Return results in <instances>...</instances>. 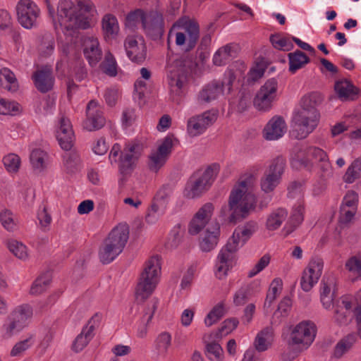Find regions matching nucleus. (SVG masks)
Segmentation results:
<instances>
[{"label": "nucleus", "instance_id": "obj_11", "mask_svg": "<svg viewBox=\"0 0 361 361\" xmlns=\"http://www.w3.org/2000/svg\"><path fill=\"white\" fill-rule=\"evenodd\" d=\"M235 80V76L231 70L225 72L221 80H213L202 88L197 95L200 103H209L221 96L229 94Z\"/></svg>", "mask_w": 361, "mask_h": 361}, {"label": "nucleus", "instance_id": "obj_14", "mask_svg": "<svg viewBox=\"0 0 361 361\" xmlns=\"http://www.w3.org/2000/svg\"><path fill=\"white\" fill-rule=\"evenodd\" d=\"M167 77L170 92L174 100L178 98L184 92L187 81L186 73L182 63L180 61H175L173 63L167 66Z\"/></svg>", "mask_w": 361, "mask_h": 361}, {"label": "nucleus", "instance_id": "obj_45", "mask_svg": "<svg viewBox=\"0 0 361 361\" xmlns=\"http://www.w3.org/2000/svg\"><path fill=\"white\" fill-rule=\"evenodd\" d=\"M289 71L295 73L310 62L309 57L301 51L297 50L288 54Z\"/></svg>", "mask_w": 361, "mask_h": 361}, {"label": "nucleus", "instance_id": "obj_15", "mask_svg": "<svg viewBox=\"0 0 361 361\" xmlns=\"http://www.w3.org/2000/svg\"><path fill=\"white\" fill-rule=\"evenodd\" d=\"M324 260L319 257H313L304 268L300 278V286L305 292L310 291L318 283L322 275Z\"/></svg>", "mask_w": 361, "mask_h": 361}, {"label": "nucleus", "instance_id": "obj_55", "mask_svg": "<svg viewBox=\"0 0 361 361\" xmlns=\"http://www.w3.org/2000/svg\"><path fill=\"white\" fill-rule=\"evenodd\" d=\"M283 289V281L280 278H275L270 283L269 289L265 300V306H270L273 301L279 296Z\"/></svg>", "mask_w": 361, "mask_h": 361}, {"label": "nucleus", "instance_id": "obj_19", "mask_svg": "<svg viewBox=\"0 0 361 361\" xmlns=\"http://www.w3.org/2000/svg\"><path fill=\"white\" fill-rule=\"evenodd\" d=\"M176 142V138L168 135L160 142L156 149L152 151L149 159V166L152 171L157 172L164 165Z\"/></svg>", "mask_w": 361, "mask_h": 361}, {"label": "nucleus", "instance_id": "obj_49", "mask_svg": "<svg viewBox=\"0 0 361 361\" xmlns=\"http://www.w3.org/2000/svg\"><path fill=\"white\" fill-rule=\"evenodd\" d=\"M171 343L172 336L167 331H163L158 334L154 341L155 348L161 355H166L168 353Z\"/></svg>", "mask_w": 361, "mask_h": 361}, {"label": "nucleus", "instance_id": "obj_1", "mask_svg": "<svg viewBox=\"0 0 361 361\" xmlns=\"http://www.w3.org/2000/svg\"><path fill=\"white\" fill-rule=\"evenodd\" d=\"M96 11L91 2L79 1L74 4L68 0L60 1L58 6L57 19H54L56 29L60 27L66 37L60 49L68 58L77 59L78 44L80 41L77 30L87 29L94 23Z\"/></svg>", "mask_w": 361, "mask_h": 361}, {"label": "nucleus", "instance_id": "obj_51", "mask_svg": "<svg viewBox=\"0 0 361 361\" xmlns=\"http://www.w3.org/2000/svg\"><path fill=\"white\" fill-rule=\"evenodd\" d=\"M35 343V336L30 334L27 338L17 342L10 352L11 357H22L24 353Z\"/></svg>", "mask_w": 361, "mask_h": 361}, {"label": "nucleus", "instance_id": "obj_46", "mask_svg": "<svg viewBox=\"0 0 361 361\" xmlns=\"http://www.w3.org/2000/svg\"><path fill=\"white\" fill-rule=\"evenodd\" d=\"M51 281L50 273H44L39 276L32 283L30 289V294L32 295H39L44 293L49 287Z\"/></svg>", "mask_w": 361, "mask_h": 361}, {"label": "nucleus", "instance_id": "obj_33", "mask_svg": "<svg viewBox=\"0 0 361 361\" xmlns=\"http://www.w3.org/2000/svg\"><path fill=\"white\" fill-rule=\"evenodd\" d=\"M102 30L106 41L116 39L120 31L117 18L111 14L105 15L102 20Z\"/></svg>", "mask_w": 361, "mask_h": 361}, {"label": "nucleus", "instance_id": "obj_54", "mask_svg": "<svg viewBox=\"0 0 361 361\" xmlns=\"http://www.w3.org/2000/svg\"><path fill=\"white\" fill-rule=\"evenodd\" d=\"M304 200L298 201L293 206L290 214L289 224L295 228L300 225L304 220Z\"/></svg>", "mask_w": 361, "mask_h": 361}, {"label": "nucleus", "instance_id": "obj_29", "mask_svg": "<svg viewBox=\"0 0 361 361\" xmlns=\"http://www.w3.org/2000/svg\"><path fill=\"white\" fill-rule=\"evenodd\" d=\"M220 236V226L215 224L209 226L200 235L199 245L203 252H209L217 245Z\"/></svg>", "mask_w": 361, "mask_h": 361}, {"label": "nucleus", "instance_id": "obj_24", "mask_svg": "<svg viewBox=\"0 0 361 361\" xmlns=\"http://www.w3.org/2000/svg\"><path fill=\"white\" fill-rule=\"evenodd\" d=\"M101 315L95 314L82 329L81 333L76 337L73 344V350L80 352L89 343L94 336V331L100 322Z\"/></svg>", "mask_w": 361, "mask_h": 361}, {"label": "nucleus", "instance_id": "obj_61", "mask_svg": "<svg viewBox=\"0 0 361 361\" xmlns=\"http://www.w3.org/2000/svg\"><path fill=\"white\" fill-rule=\"evenodd\" d=\"M267 66L264 61H257L248 73V80L256 81L262 78L264 73Z\"/></svg>", "mask_w": 361, "mask_h": 361}, {"label": "nucleus", "instance_id": "obj_28", "mask_svg": "<svg viewBox=\"0 0 361 361\" xmlns=\"http://www.w3.org/2000/svg\"><path fill=\"white\" fill-rule=\"evenodd\" d=\"M286 124L281 116H274L267 123L263 130V137L267 140H276L286 132Z\"/></svg>", "mask_w": 361, "mask_h": 361}, {"label": "nucleus", "instance_id": "obj_30", "mask_svg": "<svg viewBox=\"0 0 361 361\" xmlns=\"http://www.w3.org/2000/svg\"><path fill=\"white\" fill-rule=\"evenodd\" d=\"M129 238V226L126 223L121 222L115 226L105 239L123 250Z\"/></svg>", "mask_w": 361, "mask_h": 361}, {"label": "nucleus", "instance_id": "obj_64", "mask_svg": "<svg viewBox=\"0 0 361 361\" xmlns=\"http://www.w3.org/2000/svg\"><path fill=\"white\" fill-rule=\"evenodd\" d=\"M345 268L361 277V257L357 256L350 257L345 262Z\"/></svg>", "mask_w": 361, "mask_h": 361}, {"label": "nucleus", "instance_id": "obj_37", "mask_svg": "<svg viewBox=\"0 0 361 361\" xmlns=\"http://www.w3.org/2000/svg\"><path fill=\"white\" fill-rule=\"evenodd\" d=\"M274 338V331L270 327H267L260 331L256 336L254 341L255 349L259 352L268 350L273 343Z\"/></svg>", "mask_w": 361, "mask_h": 361}, {"label": "nucleus", "instance_id": "obj_20", "mask_svg": "<svg viewBox=\"0 0 361 361\" xmlns=\"http://www.w3.org/2000/svg\"><path fill=\"white\" fill-rule=\"evenodd\" d=\"M124 47L129 59L137 63H142L147 57V47L145 40L140 36H128Z\"/></svg>", "mask_w": 361, "mask_h": 361}, {"label": "nucleus", "instance_id": "obj_8", "mask_svg": "<svg viewBox=\"0 0 361 361\" xmlns=\"http://www.w3.org/2000/svg\"><path fill=\"white\" fill-rule=\"evenodd\" d=\"M200 37L198 25L189 19L181 18L176 22L168 35V42L175 39L176 44L183 51L192 50Z\"/></svg>", "mask_w": 361, "mask_h": 361}, {"label": "nucleus", "instance_id": "obj_39", "mask_svg": "<svg viewBox=\"0 0 361 361\" xmlns=\"http://www.w3.org/2000/svg\"><path fill=\"white\" fill-rule=\"evenodd\" d=\"M307 147L295 146L291 152L290 164L293 168L300 169L310 164Z\"/></svg>", "mask_w": 361, "mask_h": 361}, {"label": "nucleus", "instance_id": "obj_31", "mask_svg": "<svg viewBox=\"0 0 361 361\" xmlns=\"http://www.w3.org/2000/svg\"><path fill=\"white\" fill-rule=\"evenodd\" d=\"M33 316L32 307L29 304H21L16 306L10 313L9 319H13L22 328L27 326Z\"/></svg>", "mask_w": 361, "mask_h": 361}, {"label": "nucleus", "instance_id": "obj_63", "mask_svg": "<svg viewBox=\"0 0 361 361\" xmlns=\"http://www.w3.org/2000/svg\"><path fill=\"white\" fill-rule=\"evenodd\" d=\"M109 147V144L103 137L96 138L91 144L92 151L97 155H104L108 151Z\"/></svg>", "mask_w": 361, "mask_h": 361}, {"label": "nucleus", "instance_id": "obj_18", "mask_svg": "<svg viewBox=\"0 0 361 361\" xmlns=\"http://www.w3.org/2000/svg\"><path fill=\"white\" fill-rule=\"evenodd\" d=\"M218 114L217 110L212 109L190 118L187 123V131L189 135L197 137L203 134L215 123Z\"/></svg>", "mask_w": 361, "mask_h": 361}, {"label": "nucleus", "instance_id": "obj_52", "mask_svg": "<svg viewBox=\"0 0 361 361\" xmlns=\"http://www.w3.org/2000/svg\"><path fill=\"white\" fill-rule=\"evenodd\" d=\"M22 111L21 106L16 102L0 97V114L16 116Z\"/></svg>", "mask_w": 361, "mask_h": 361}, {"label": "nucleus", "instance_id": "obj_43", "mask_svg": "<svg viewBox=\"0 0 361 361\" xmlns=\"http://www.w3.org/2000/svg\"><path fill=\"white\" fill-rule=\"evenodd\" d=\"M62 168L67 173H73L79 170L80 166V157L78 152H71L65 153L62 157Z\"/></svg>", "mask_w": 361, "mask_h": 361}, {"label": "nucleus", "instance_id": "obj_50", "mask_svg": "<svg viewBox=\"0 0 361 361\" xmlns=\"http://www.w3.org/2000/svg\"><path fill=\"white\" fill-rule=\"evenodd\" d=\"M273 47L282 51H289L293 49L292 37L283 33H276L270 37Z\"/></svg>", "mask_w": 361, "mask_h": 361}, {"label": "nucleus", "instance_id": "obj_56", "mask_svg": "<svg viewBox=\"0 0 361 361\" xmlns=\"http://www.w3.org/2000/svg\"><path fill=\"white\" fill-rule=\"evenodd\" d=\"M183 228L180 224L176 225L171 231L169 237L166 243L168 249L176 248L182 240Z\"/></svg>", "mask_w": 361, "mask_h": 361}, {"label": "nucleus", "instance_id": "obj_2", "mask_svg": "<svg viewBox=\"0 0 361 361\" xmlns=\"http://www.w3.org/2000/svg\"><path fill=\"white\" fill-rule=\"evenodd\" d=\"M258 171L257 167H252L240 176L230 192L228 204L220 209V217L228 223L236 224L255 210L257 204L255 188Z\"/></svg>", "mask_w": 361, "mask_h": 361}, {"label": "nucleus", "instance_id": "obj_36", "mask_svg": "<svg viewBox=\"0 0 361 361\" xmlns=\"http://www.w3.org/2000/svg\"><path fill=\"white\" fill-rule=\"evenodd\" d=\"M236 53V46L233 44H228L220 47L213 56V63L215 66H225L233 58Z\"/></svg>", "mask_w": 361, "mask_h": 361}, {"label": "nucleus", "instance_id": "obj_38", "mask_svg": "<svg viewBox=\"0 0 361 361\" xmlns=\"http://www.w3.org/2000/svg\"><path fill=\"white\" fill-rule=\"evenodd\" d=\"M122 251L123 250L104 240L99 250V257L103 264H109L113 262Z\"/></svg>", "mask_w": 361, "mask_h": 361}, {"label": "nucleus", "instance_id": "obj_3", "mask_svg": "<svg viewBox=\"0 0 361 361\" xmlns=\"http://www.w3.org/2000/svg\"><path fill=\"white\" fill-rule=\"evenodd\" d=\"M257 230V224L248 221L238 226L227 243L219 251L214 266V275L218 279H225L235 266L236 252L243 247Z\"/></svg>", "mask_w": 361, "mask_h": 361}, {"label": "nucleus", "instance_id": "obj_12", "mask_svg": "<svg viewBox=\"0 0 361 361\" xmlns=\"http://www.w3.org/2000/svg\"><path fill=\"white\" fill-rule=\"evenodd\" d=\"M142 146L138 142H129L121 152V147L114 144L109 156L111 163L119 161V168L122 173H128L133 168L136 161L141 154Z\"/></svg>", "mask_w": 361, "mask_h": 361}, {"label": "nucleus", "instance_id": "obj_62", "mask_svg": "<svg viewBox=\"0 0 361 361\" xmlns=\"http://www.w3.org/2000/svg\"><path fill=\"white\" fill-rule=\"evenodd\" d=\"M22 328L13 319H9L2 326V336L5 338H11L15 334L21 331Z\"/></svg>", "mask_w": 361, "mask_h": 361}, {"label": "nucleus", "instance_id": "obj_13", "mask_svg": "<svg viewBox=\"0 0 361 361\" xmlns=\"http://www.w3.org/2000/svg\"><path fill=\"white\" fill-rule=\"evenodd\" d=\"M286 166V159L283 157L274 159L264 173L260 180V186L266 193L271 192L279 185Z\"/></svg>", "mask_w": 361, "mask_h": 361}, {"label": "nucleus", "instance_id": "obj_5", "mask_svg": "<svg viewBox=\"0 0 361 361\" xmlns=\"http://www.w3.org/2000/svg\"><path fill=\"white\" fill-rule=\"evenodd\" d=\"M336 283L334 279H328L320 285V300L326 310L334 308V320L343 324L347 322L348 317L354 306L353 300L349 295H343L334 302Z\"/></svg>", "mask_w": 361, "mask_h": 361}, {"label": "nucleus", "instance_id": "obj_22", "mask_svg": "<svg viewBox=\"0 0 361 361\" xmlns=\"http://www.w3.org/2000/svg\"><path fill=\"white\" fill-rule=\"evenodd\" d=\"M86 116L83 127L88 131L99 130L105 124L103 111L98 103L94 100L90 101L87 106Z\"/></svg>", "mask_w": 361, "mask_h": 361}, {"label": "nucleus", "instance_id": "obj_10", "mask_svg": "<svg viewBox=\"0 0 361 361\" xmlns=\"http://www.w3.org/2000/svg\"><path fill=\"white\" fill-rule=\"evenodd\" d=\"M317 334L315 324L310 320L302 321L290 328L288 345L300 353L307 350L314 342Z\"/></svg>", "mask_w": 361, "mask_h": 361}, {"label": "nucleus", "instance_id": "obj_47", "mask_svg": "<svg viewBox=\"0 0 361 361\" xmlns=\"http://www.w3.org/2000/svg\"><path fill=\"white\" fill-rule=\"evenodd\" d=\"M6 247L19 259L25 261L28 259V249L23 243L15 239H9L6 242Z\"/></svg>", "mask_w": 361, "mask_h": 361}, {"label": "nucleus", "instance_id": "obj_26", "mask_svg": "<svg viewBox=\"0 0 361 361\" xmlns=\"http://www.w3.org/2000/svg\"><path fill=\"white\" fill-rule=\"evenodd\" d=\"M36 88L41 92L51 90L54 86V78L51 67L44 66L37 70L32 76Z\"/></svg>", "mask_w": 361, "mask_h": 361}, {"label": "nucleus", "instance_id": "obj_57", "mask_svg": "<svg viewBox=\"0 0 361 361\" xmlns=\"http://www.w3.org/2000/svg\"><path fill=\"white\" fill-rule=\"evenodd\" d=\"M225 307L223 302L218 303L207 314L204 318V324L207 326H211L216 323L224 314Z\"/></svg>", "mask_w": 361, "mask_h": 361}, {"label": "nucleus", "instance_id": "obj_7", "mask_svg": "<svg viewBox=\"0 0 361 361\" xmlns=\"http://www.w3.org/2000/svg\"><path fill=\"white\" fill-rule=\"evenodd\" d=\"M220 166L218 164H212L204 169L194 173L187 181L183 194L188 199H195L201 197L208 191L214 183Z\"/></svg>", "mask_w": 361, "mask_h": 361}, {"label": "nucleus", "instance_id": "obj_16", "mask_svg": "<svg viewBox=\"0 0 361 361\" xmlns=\"http://www.w3.org/2000/svg\"><path fill=\"white\" fill-rule=\"evenodd\" d=\"M277 96L278 82L276 79H269L257 91L253 100V104L257 109L267 111L272 107Z\"/></svg>", "mask_w": 361, "mask_h": 361}, {"label": "nucleus", "instance_id": "obj_35", "mask_svg": "<svg viewBox=\"0 0 361 361\" xmlns=\"http://www.w3.org/2000/svg\"><path fill=\"white\" fill-rule=\"evenodd\" d=\"M308 156L310 157V164L319 163L321 169L325 173H331V164L329 157L322 149L310 146L307 147Z\"/></svg>", "mask_w": 361, "mask_h": 361}, {"label": "nucleus", "instance_id": "obj_58", "mask_svg": "<svg viewBox=\"0 0 361 361\" xmlns=\"http://www.w3.org/2000/svg\"><path fill=\"white\" fill-rule=\"evenodd\" d=\"M103 71L109 76H115L117 74V63L113 54L108 51L106 53L104 60L101 64Z\"/></svg>", "mask_w": 361, "mask_h": 361}, {"label": "nucleus", "instance_id": "obj_41", "mask_svg": "<svg viewBox=\"0 0 361 361\" xmlns=\"http://www.w3.org/2000/svg\"><path fill=\"white\" fill-rule=\"evenodd\" d=\"M30 161L35 171L42 172L48 166V154L41 149H34L30 153Z\"/></svg>", "mask_w": 361, "mask_h": 361}, {"label": "nucleus", "instance_id": "obj_42", "mask_svg": "<svg viewBox=\"0 0 361 361\" xmlns=\"http://www.w3.org/2000/svg\"><path fill=\"white\" fill-rule=\"evenodd\" d=\"M0 84L9 92H15L18 90V82L15 74L8 68L0 70Z\"/></svg>", "mask_w": 361, "mask_h": 361}, {"label": "nucleus", "instance_id": "obj_4", "mask_svg": "<svg viewBox=\"0 0 361 361\" xmlns=\"http://www.w3.org/2000/svg\"><path fill=\"white\" fill-rule=\"evenodd\" d=\"M322 101V96L317 92L308 93L302 97L301 109L293 117V125L290 133L292 137L304 139L317 128L319 121L317 106Z\"/></svg>", "mask_w": 361, "mask_h": 361}, {"label": "nucleus", "instance_id": "obj_34", "mask_svg": "<svg viewBox=\"0 0 361 361\" xmlns=\"http://www.w3.org/2000/svg\"><path fill=\"white\" fill-rule=\"evenodd\" d=\"M216 337L213 334H204L202 339L206 345V355L212 361H222L224 350L221 345L212 338Z\"/></svg>", "mask_w": 361, "mask_h": 361}, {"label": "nucleus", "instance_id": "obj_25", "mask_svg": "<svg viewBox=\"0 0 361 361\" xmlns=\"http://www.w3.org/2000/svg\"><path fill=\"white\" fill-rule=\"evenodd\" d=\"M82 42L85 58L91 66H96L102 56V51L97 37L86 36L82 39Z\"/></svg>", "mask_w": 361, "mask_h": 361}, {"label": "nucleus", "instance_id": "obj_32", "mask_svg": "<svg viewBox=\"0 0 361 361\" xmlns=\"http://www.w3.org/2000/svg\"><path fill=\"white\" fill-rule=\"evenodd\" d=\"M334 90L339 99L343 101L354 99L359 92V90L347 79L336 82Z\"/></svg>", "mask_w": 361, "mask_h": 361}, {"label": "nucleus", "instance_id": "obj_44", "mask_svg": "<svg viewBox=\"0 0 361 361\" xmlns=\"http://www.w3.org/2000/svg\"><path fill=\"white\" fill-rule=\"evenodd\" d=\"M288 212L285 209L279 208L273 211L267 217L266 227L269 231L278 229L286 219Z\"/></svg>", "mask_w": 361, "mask_h": 361}, {"label": "nucleus", "instance_id": "obj_21", "mask_svg": "<svg viewBox=\"0 0 361 361\" xmlns=\"http://www.w3.org/2000/svg\"><path fill=\"white\" fill-rule=\"evenodd\" d=\"M214 205L211 202L203 204L195 214L188 225V233L197 235L210 221L214 214Z\"/></svg>", "mask_w": 361, "mask_h": 361}, {"label": "nucleus", "instance_id": "obj_9", "mask_svg": "<svg viewBox=\"0 0 361 361\" xmlns=\"http://www.w3.org/2000/svg\"><path fill=\"white\" fill-rule=\"evenodd\" d=\"M126 26L133 30L141 27L149 35H159L163 30L164 21L162 15L157 11L145 13L137 9L126 16Z\"/></svg>", "mask_w": 361, "mask_h": 361}, {"label": "nucleus", "instance_id": "obj_23", "mask_svg": "<svg viewBox=\"0 0 361 361\" xmlns=\"http://www.w3.org/2000/svg\"><path fill=\"white\" fill-rule=\"evenodd\" d=\"M56 137L63 150H71L75 141V135L70 120L62 117L56 130Z\"/></svg>", "mask_w": 361, "mask_h": 361}, {"label": "nucleus", "instance_id": "obj_27", "mask_svg": "<svg viewBox=\"0 0 361 361\" xmlns=\"http://www.w3.org/2000/svg\"><path fill=\"white\" fill-rule=\"evenodd\" d=\"M159 302L157 299H153L145 308L144 313L137 324L136 336L138 338H143L147 335L149 325L157 309Z\"/></svg>", "mask_w": 361, "mask_h": 361}, {"label": "nucleus", "instance_id": "obj_48", "mask_svg": "<svg viewBox=\"0 0 361 361\" xmlns=\"http://www.w3.org/2000/svg\"><path fill=\"white\" fill-rule=\"evenodd\" d=\"M2 163L9 174H16L21 167V159L15 153H8L4 156Z\"/></svg>", "mask_w": 361, "mask_h": 361}, {"label": "nucleus", "instance_id": "obj_17", "mask_svg": "<svg viewBox=\"0 0 361 361\" xmlns=\"http://www.w3.org/2000/svg\"><path fill=\"white\" fill-rule=\"evenodd\" d=\"M16 13L19 23L25 29L35 27L40 16V9L32 0H20Z\"/></svg>", "mask_w": 361, "mask_h": 361}, {"label": "nucleus", "instance_id": "obj_40", "mask_svg": "<svg viewBox=\"0 0 361 361\" xmlns=\"http://www.w3.org/2000/svg\"><path fill=\"white\" fill-rule=\"evenodd\" d=\"M357 341V337L353 334H348L342 338L335 345L333 356L336 359L341 358L346 354L354 345Z\"/></svg>", "mask_w": 361, "mask_h": 361}, {"label": "nucleus", "instance_id": "obj_60", "mask_svg": "<svg viewBox=\"0 0 361 361\" xmlns=\"http://www.w3.org/2000/svg\"><path fill=\"white\" fill-rule=\"evenodd\" d=\"M238 325V320L236 318L226 319L221 324L218 333L214 335L216 338H221L231 333Z\"/></svg>", "mask_w": 361, "mask_h": 361}, {"label": "nucleus", "instance_id": "obj_59", "mask_svg": "<svg viewBox=\"0 0 361 361\" xmlns=\"http://www.w3.org/2000/svg\"><path fill=\"white\" fill-rule=\"evenodd\" d=\"M361 175V161L355 160L348 167L345 176L344 180L346 183H352Z\"/></svg>", "mask_w": 361, "mask_h": 361}, {"label": "nucleus", "instance_id": "obj_6", "mask_svg": "<svg viewBox=\"0 0 361 361\" xmlns=\"http://www.w3.org/2000/svg\"><path fill=\"white\" fill-rule=\"evenodd\" d=\"M161 274V258L156 255L146 260L135 289L138 300L148 298L158 286Z\"/></svg>", "mask_w": 361, "mask_h": 361}, {"label": "nucleus", "instance_id": "obj_53", "mask_svg": "<svg viewBox=\"0 0 361 361\" xmlns=\"http://www.w3.org/2000/svg\"><path fill=\"white\" fill-rule=\"evenodd\" d=\"M172 189L168 185L161 187L157 192L152 204L156 205L164 210H166L169 203Z\"/></svg>", "mask_w": 361, "mask_h": 361}]
</instances>
